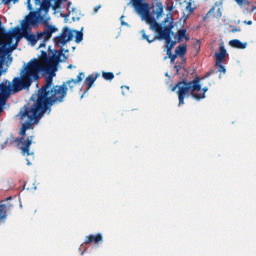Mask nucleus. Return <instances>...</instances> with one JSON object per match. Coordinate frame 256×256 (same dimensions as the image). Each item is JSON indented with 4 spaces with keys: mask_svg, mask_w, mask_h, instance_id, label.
Segmentation results:
<instances>
[{
    "mask_svg": "<svg viewBox=\"0 0 256 256\" xmlns=\"http://www.w3.org/2000/svg\"><path fill=\"white\" fill-rule=\"evenodd\" d=\"M226 57H228L227 49L224 44H221L219 47V51L215 53L216 62L215 64H221L226 61Z\"/></svg>",
    "mask_w": 256,
    "mask_h": 256,
    "instance_id": "nucleus-11",
    "label": "nucleus"
},
{
    "mask_svg": "<svg viewBox=\"0 0 256 256\" xmlns=\"http://www.w3.org/2000/svg\"><path fill=\"white\" fill-rule=\"evenodd\" d=\"M61 55H63V49L59 51L54 49L49 57L47 51L42 50L40 58L29 60L21 70L20 77H16L13 81L14 91L21 92L30 88L35 81H40V73L46 75L45 83L39 88L36 99L41 117L46 114L47 110L51 112L55 103H62L67 94L66 84L53 86Z\"/></svg>",
    "mask_w": 256,
    "mask_h": 256,
    "instance_id": "nucleus-1",
    "label": "nucleus"
},
{
    "mask_svg": "<svg viewBox=\"0 0 256 256\" xmlns=\"http://www.w3.org/2000/svg\"><path fill=\"white\" fill-rule=\"evenodd\" d=\"M229 44L232 48L237 49H246L247 48V42H241L238 38H234L229 41Z\"/></svg>",
    "mask_w": 256,
    "mask_h": 256,
    "instance_id": "nucleus-16",
    "label": "nucleus"
},
{
    "mask_svg": "<svg viewBox=\"0 0 256 256\" xmlns=\"http://www.w3.org/2000/svg\"><path fill=\"white\" fill-rule=\"evenodd\" d=\"M36 4L39 5V8L36 11H31L30 14H27L24 22H22V33H25V31H30L32 27H35L36 24H44L45 27L51 26L49 24L50 18L45 17V11L42 7L43 0H35ZM28 9H33L31 5V0H27Z\"/></svg>",
    "mask_w": 256,
    "mask_h": 256,
    "instance_id": "nucleus-5",
    "label": "nucleus"
},
{
    "mask_svg": "<svg viewBox=\"0 0 256 256\" xmlns=\"http://www.w3.org/2000/svg\"><path fill=\"white\" fill-rule=\"evenodd\" d=\"M123 18H124V16H121V17H120L121 24H122V26H126L127 24H126V22H124Z\"/></svg>",
    "mask_w": 256,
    "mask_h": 256,
    "instance_id": "nucleus-31",
    "label": "nucleus"
},
{
    "mask_svg": "<svg viewBox=\"0 0 256 256\" xmlns=\"http://www.w3.org/2000/svg\"><path fill=\"white\" fill-rule=\"evenodd\" d=\"M232 31H238L237 27H235V29H232Z\"/></svg>",
    "mask_w": 256,
    "mask_h": 256,
    "instance_id": "nucleus-39",
    "label": "nucleus"
},
{
    "mask_svg": "<svg viewBox=\"0 0 256 256\" xmlns=\"http://www.w3.org/2000/svg\"><path fill=\"white\" fill-rule=\"evenodd\" d=\"M11 2H13L14 4H16L17 2H19V0H3L4 4H11Z\"/></svg>",
    "mask_w": 256,
    "mask_h": 256,
    "instance_id": "nucleus-29",
    "label": "nucleus"
},
{
    "mask_svg": "<svg viewBox=\"0 0 256 256\" xmlns=\"http://www.w3.org/2000/svg\"><path fill=\"white\" fill-rule=\"evenodd\" d=\"M102 77L106 81H113V79H115V73H113V72H102Z\"/></svg>",
    "mask_w": 256,
    "mask_h": 256,
    "instance_id": "nucleus-20",
    "label": "nucleus"
},
{
    "mask_svg": "<svg viewBox=\"0 0 256 256\" xmlns=\"http://www.w3.org/2000/svg\"><path fill=\"white\" fill-rule=\"evenodd\" d=\"M58 2L60 3V5L62 4V2H66V0H58Z\"/></svg>",
    "mask_w": 256,
    "mask_h": 256,
    "instance_id": "nucleus-36",
    "label": "nucleus"
},
{
    "mask_svg": "<svg viewBox=\"0 0 256 256\" xmlns=\"http://www.w3.org/2000/svg\"><path fill=\"white\" fill-rule=\"evenodd\" d=\"M5 39H6V43L8 44V46H11L12 44V35H10L9 33H7L5 35Z\"/></svg>",
    "mask_w": 256,
    "mask_h": 256,
    "instance_id": "nucleus-26",
    "label": "nucleus"
},
{
    "mask_svg": "<svg viewBox=\"0 0 256 256\" xmlns=\"http://www.w3.org/2000/svg\"><path fill=\"white\" fill-rule=\"evenodd\" d=\"M124 88H126V90H129V86H122V90H124Z\"/></svg>",
    "mask_w": 256,
    "mask_h": 256,
    "instance_id": "nucleus-35",
    "label": "nucleus"
},
{
    "mask_svg": "<svg viewBox=\"0 0 256 256\" xmlns=\"http://www.w3.org/2000/svg\"><path fill=\"white\" fill-rule=\"evenodd\" d=\"M177 57H178V55H177V48H176L174 55H173V53H171V57H170V62H171V64H174V63H175Z\"/></svg>",
    "mask_w": 256,
    "mask_h": 256,
    "instance_id": "nucleus-24",
    "label": "nucleus"
},
{
    "mask_svg": "<svg viewBox=\"0 0 256 256\" xmlns=\"http://www.w3.org/2000/svg\"><path fill=\"white\" fill-rule=\"evenodd\" d=\"M245 24H247L248 26H252L253 22L252 20H249L248 22H245Z\"/></svg>",
    "mask_w": 256,
    "mask_h": 256,
    "instance_id": "nucleus-34",
    "label": "nucleus"
},
{
    "mask_svg": "<svg viewBox=\"0 0 256 256\" xmlns=\"http://www.w3.org/2000/svg\"><path fill=\"white\" fill-rule=\"evenodd\" d=\"M208 90H209L208 86H204L203 92H202V87L200 88V90H196L195 99H197V101H200L201 99H204L205 93H207Z\"/></svg>",
    "mask_w": 256,
    "mask_h": 256,
    "instance_id": "nucleus-18",
    "label": "nucleus"
},
{
    "mask_svg": "<svg viewBox=\"0 0 256 256\" xmlns=\"http://www.w3.org/2000/svg\"><path fill=\"white\" fill-rule=\"evenodd\" d=\"M84 77V73L80 72L76 79H70L69 81L63 82V84H65L66 86V95L68 94V87L70 88V90H73V88L77 86L78 83H81V81H83ZM66 95H64V97H66Z\"/></svg>",
    "mask_w": 256,
    "mask_h": 256,
    "instance_id": "nucleus-10",
    "label": "nucleus"
},
{
    "mask_svg": "<svg viewBox=\"0 0 256 256\" xmlns=\"http://www.w3.org/2000/svg\"><path fill=\"white\" fill-rule=\"evenodd\" d=\"M26 119L23 123L22 127L20 128V135L21 138L17 139L21 143V152L23 155L27 154L29 156L31 154L30 147L33 143L34 136H29L25 140L26 132L28 129H31L33 123L42 117L40 108L38 107L37 101L32 106H24V112L21 114V119Z\"/></svg>",
    "mask_w": 256,
    "mask_h": 256,
    "instance_id": "nucleus-3",
    "label": "nucleus"
},
{
    "mask_svg": "<svg viewBox=\"0 0 256 256\" xmlns=\"http://www.w3.org/2000/svg\"><path fill=\"white\" fill-rule=\"evenodd\" d=\"M11 200L12 196H8L5 200L0 201V222L6 221L7 211L14 208L13 204L10 202Z\"/></svg>",
    "mask_w": 256,
    "mask_h": 256,
    "instance_id": "nucleus-9",
    "label": "nucleus"
},
{
    "mask_svg": "<svg viewBox=\"0 0 256 256\" xmlns=\"http://www.w3.org/2000/svg\"><path fill=\"white\" fill-rule=\"evenodd\" d=\"M211 73H213V72L206 73V75L202 79H207V77H210Z\"/></svg>",
    "mask_w": 256,
    "mask_h": 256,
    "instance_id": "nucleus-33",
    "label": "nucleus"
},
{
    "mask_svg": "<svg viewBox=\"0 0 256 256\" xmlns=\"http://www.w3.org/2000/svg\"><path fill=\"white\" fill-rule=\"evenodd\" d=\"M14 81H15V78L12 81V86H7V84H4V82L0 84V117H1V113L4 110V106L6 105V101L9 95L11 94V92L13 91L14 93H17L14 90Z\"/></svg>",
    "mask_w": 256,
    "mask_h": 256,
    "instance_id": "nucleus-7",
    "label": "nucleus"
},
{
    "mask_svg": "<svg viewBox=\"0 0 256 256\" xmlns=\"http://www.w3.org/2000/svg\"><path fill=\"white\" fill-rule=\"evenodd\" d=\"M188 51L187 44H180L176 47V55L181 57L182 62H186L187 59H185V55Z\"/></svg>",
    "mask_w": 256,
    "mask_h": 256,
    "instance_id": "nucleus-15",
    "label": "nucleus"
},
{
    "mask_svg": "<svg viewBox=\"0 0 256 256\" xmlns=\"http://www.w3.org/2000/svg\"><path fill=\"white\" fill-rule=\"evenodd\" d=\"M236 4L239 5L240 7L247 6L251 4V0H235Z\"/></svg>",
    "mask_w": 256,
    "mask_h": 256,
    "instance_id": "nucleus-22",
    "label": "nucleus"
},
{
    "mask_svg": "<svg viewBox=\"0 0 256 256\" xmlns=\"http://www.w3.org/2000/svg\"><path fill=\"white\" fill-rule=\"evenodd\" d=\"M132 5L139 15L142 16L143 20H146L147 24H149L150 29L156 31L157 35L151 38V35H147L146 31L143 29L141 31L142 39L147 40L149 44L155 42V40H166V53L167 57L171 59L172 49L174 48L176 41L172 40L174 21L173 18H165L164 26L162 24H158L157 20H155L154 16L150 13V5L147 2H143V0H131Z\"/></svg>",
    "mask_w": 256,
    "mask_h": 256,
    "instance_id": "nucleus-2",
    "label": "nucleus"
},
{
    "mask_svg": "<svg viewBox=\"0 0 256 256\" xmlns=\"http://www.w3.org/2000/svg\"><path fill=\"white\" fill-rule=\"evenodd\" d=\"M169 11H173V7H169Z\"/></svg>",
    "mask_w": 256,
    "mask_h": 256,
    "instance_id": "nucleus-38",
    "label": "nucleus"
},
{
    "mask_svg": "<svg viewBox=\"0 0 256 256\" xmlns=\"http://www.w3.org/2000/svg\"><path fill=\"white\" fill-rule=\"evenodd\" d=\"M59 0H55V7H60V2H58ZM38 2H41V0H38ZM52 2L53 0H43V3H42V8H43V11H44V16L45 18H49V22L51 20L50 16L49 15V9L52 5Z\"/></svg>",
    "mask_w": 256,
    "mask_h": 256,
    "instance_id": "nucleus-12",
    "label": "nucleus"
},
{
    "mask_svg": "<svg viewBox=\"0 0 256 256\" xmlns=\"http://www.w3.org/2000/svg\"><path fill=\"white\" fill-rule=\"evenodd\" d=\"M216 66H218V72H220V73H226L227 72L226 67L223 66V63L216 64Z\"/></svg>",
    "mask_w": 256,
    "mask_h": 256,
    "instance_id": "nucleus-25",
    "label": "nucleus"
},
{
    "mask_svg": "<svg viewBox=\"0 0 256 256\" xmlns=\"http://www.w3.org/2000/svg\"><path fill=\"white\" fill-rule=\"evenodd\" d=\"M188 75L189 72L182 69V80L177 82L175 86L172 87V92H175L177 90L178 99H179V105H184L185 103V97H188L189 95H192V97L195 99V92L197 90H201L202 84L200 83L201 79L200 77H196L193 79V81H188Z\"/></svg>",
    "mask_w": 256,
    "mask_h": 256,
    "instance_id": "nucleus-4",
    "label": "nucleus"
},
{
    "mask_svg": "<svg viewBox=\"0 0 256 256\" xmlns=\"http://www.w3.org/2000/svg\"><path fill=\"white\" fill-rule=\"evenodd\" d=\"M57 31H59V29L56 26H44V30L38 31L37 35H34V33H29V31H25L23 33V37L24 39L28 40L32 46H35L38 40L43 39L42 43L39 45V48H43L46 46L48 40L51 39L53 33H56Z\"/></svg>",
    "mask_w": 256,
    "mask_h": 256,
    "instance_id": "nucleus-6",
    "label": "nucleus"
},
{
    "mask_svg": "<svg viewBox=\"0 0 256 256\" xmlns=\"http://www.w3.org/2000/svg\"><path fill=\"white\" fill-rule=\"evenodd\" d=\"M102 5H96L94 7V13H98L99 9H101Z\"/></svg>",
    "mask_w": 256,
    "mask_h": 256,
    "instance_id": "nucleus-30",
    "label": "nucleus"
},
{
    "mask_svg": "<svg viewBox=\"0 0 256 256\" xmlns=\"http://www.w3.org/2000/svg\"><path fill=\"white\" fill-rule=\"evenodd\" d=\"M186 9L187 11H189L190 13H193L194 9L192 7V2H188L186 5Z\"/></svg>",
    "mask_w": 256,
    "mask_h": 256,
    "instance_id": "nucleus-27",
    "label": "nucleus"
},
{
    "mask_svg": "<svg viewBox=\"0 0 256 256\" xmlns=\"http://www.w3.org/2000/svg\"><path fill=\"white\" fill-rule=\"evenodd\" d=\"M187 33V29H179L178 30V42H183Z\"/></svg>",
    "mask_w": 256,
    "mask_h": 256,
    "instance_id": "nucleus-21",
    "label": "nucleus"
},
{
    "mask_svg": "<svg viewBox=\"0 0 256 256\" xmlns=\"http://www.w3.org/2000/svg\"><path fill=\"white\" fill-rule=\"evenodd\" d=\"M156 10L154 11V14L156 15V18H160V16L164 13V5L161 3L156 4Z\"/></svg>",
    "mask_w": 256,
    "mask_h": 256,
    "instance_id": "nucleus-19",
    "label": "nucleus"
},
{
    "mask_svg": "<svg viewBox=\"0 0 256 256\" xmlns=\"http://www.w3.org/2000/svg\"><path fill=\"white\" fill-rule=\"evenodd\" d=\"M189 2H192V0H189Z\"/></svg>",
    "mask_w": 256,
    "mask_h": 256,
    "instance_id": "nucleus-40",
    "label": "nucleus"
},
{
    "mask_svg": "<svg viewBox=\"0 0 256 256\" xmlns=\"http://www.w3.org/2000/svg\"><path fill=\"white\" fill-rule=\"evenodd\" d=\"M17 48V44H14V46H12V49H15Z\"/></svg>",
    "mask_w": 256,
    "mask_h": 256,
    "instance_id": "nucleus-37",
    "label": "nucleus"
},
{
    "mask_svg": "<svg viewBox=\"0 0 256 256\" xmlns=\"http://www.w3.org/2000/svg\"><path fill=\"white\" fill-rule=\"evenodd\" d=\"M217 5L218 2H216V4L210 8L208 13L205 15V18H210L211 16H213L214 18H221V16L223 15L221 7H218L217 13H215Z\"/></svg>",
    "mask_w": 256,
    "mask_h": 256,
    "instance_id": "nucleus-14",
    "label": "nucleus"
},
{
    "mask_svg": "<svg viewBox=\"0 0 256 256\" xmlns=\"http://www.w3.org/2000/svg\"><path fill=\"white\" fill-rule=\"evenodd\" d=\"M73 37H74L73 31L69 29V27H64L61 32V35L54 38L55 44L56 46H65V44H67V42L72 40Z\"/></svg>",
    "mask_w": 256,
    "mask_h": 256,
    "instance_id": "nucleus-8",
    "label": "nucleus"
},
{
    "mask_svg": "<svg viewBox=\"0 0 256 256\" xmlns=\"http://www.w3.org/2000/svg\"><path fill=\"white\" fill-rule=\"evenodd\" d=\"M184 39L186 40V42H188V41L190 40V35H189V34H187V33H185V37H184Z\"/></svg>",
    "mask_w": 256,
    "mask_h": 256,
    "instance_id": "nucleus-32",
    "label": "nucleus"
},
{
    "mask_svg": "<svg viewBox=\"0 0 256 256\" xmlns=\"http://www.w3.org/2000/svg\"><path fill=\"white\" fill-rule=\"evenodd\" d=\"M97 77H99V73H96V75H88L85 79V84L87 86L86 90H90L91 86L96 82Z\"/></svg>",
    "mask_w": 256,
    "mask_h": 256,
    "instance_id": "nucleus-17",
    "label": "nucleus"
},
{
    "mask_svg": "<svg viewBox=\"0 0 256 256\" xmlns=\"http://www.w3.org/2000/svg\"><path fill=\"white\" fill-rule=\"evenodd\" d=\"M103 235L102 233H96L95 235H87L85 238V244H99L103 243Z\"/></svg>",
    "mask_w": 256,
    "mask_h": 256,
    "instance_id": "nucleus-13",
    "label": "nucleus"
},
{
    "mask_svg": "<svg viewBox=\"0 0 256 256\" xmlns=\"http://www.w3.org/2000/svg\"><path fill=\"white\" fill-rule=\"evenodd\" d=\"M83 39H84V35L82 31H76L75 42L79 44L80 42H82Z\"/></svg>",
    "mask_w": 256,
    "mask_h": 256,
    "instance_id": "nucleus-23",
    "label": "nucleus"
},
{
    "mask_svg": "<svg viewBox=\"0 0 256 256\" xmlns=\"http://www.w3.org/2000/svg\"><path fill=\"white\" fill-rule=\"evenodd\" d=\"M174 68L176 70V73L182 72V70H183L182 66L178 65V64H175Z\"/></svg>",
    "mask_w": 256,
    "mask_h": 256,
    "instance_id": "nucleus-28",
    "label": "nucleus"
}]
</instances>
